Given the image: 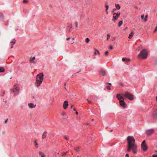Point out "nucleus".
I'll use <instances>...</instances> for the list:
<instances>
[{
    "label": "nucleus",
    "instance_id": "1",
    "mask_svg": "<svg viewBox=\"0 0 157 157\" xmlns=\"http://www.w3.org/2000/svg\"><path fill=\"white\" fill-rule=\"evenodd\" d=\"M128 144L127 151L130 152L131 150L135 154L137 153V146L135 144V139L132 136H129L127 138Z\"/></svg>",
    "mask_w": 157,
    "mask_h": 157
},
{
    "label": "nucleus",
    "instance_id": "2",
    "mask_svg": "<svg viewBox=\"0 0 157 157\" xmlns=\"http://www.w3.org/2000/svg\"><path fill=\"white\" fill-rule=\"evenodd\" d=\"M121 95L122 96L124 99L127 98L131 101L133 100L134 99L133 95L128 92H126L124 94H122Z\"/></svg>",
    "mask_w": 157,
    "mask_h": 157
},
{
    "label": "nucleus",
    "instance_id": "3",
    "mask_svg": "<svg viewBox=\"0 0 157 157\" xmlns=\"http://www.w3.org/2000/svg\"><path fill=\"white\" fill-rule=\"evenodd\" d=\"M147 52L146 49H144L138 55V57L141 59H146L147 58Z\"/></svg>",
    "mask_w": 157,
    "mask_h": 157
},
{
    "label": "nucleus",
    "instance_id": "4",
    "mask_svg": "<svg viewBox=\"0 0 157 157\" xmlns=\"http://www.w3.org/2000/svg\"><path fill=\"white\" fill-rule=\"evenodd\" d=\"M117 98L119 100H120V104L124 108L126 107V104L125 102L123 101L124 98L121 95V94H117Z\"/></svg>",
    "mask_w": 157,
    "mask_h": 157
},
{
    "label": "nucleus",
    "instance_id": "5",
    "mask_svg": "<svg viewBox=\"0 0 157 157\" xmlns=\"http://www.w3.org/2000/svg\"><path fill=\"white\" fill-rule=\"evenodd\" d=\"M120 15V12H118L117 13H114L113 14V18L112 19V20L113 21H115L119 17Z\"/></svg>",
    "mask_w": 157,
    "mask_h": 157
},
{
    "label": "nucleus",
    "instance_id": "6",
    "mask_svg": "<svg viewBox=\"0 0 157 157\" xmlns=\"http://www.w3.org/2000/svg\"><path fill=\"white\" fill-rule=\"evenodd\" d=\"M44 76L43 73H40L39 74H38L36 76V79L38 80L39 81H43Z\"/></svg>",
    "mask_w": 157,
    "mask_h": 157
},
{
    "label": "nucleus",
    "instance_id": "7",
    "mask_svg": "<svg viewBox=\"0 0 157 157\" xmlns=\"http://www.w3.org/2000/svg\"><path fill=\"white\" fill-rule=\"evenodd\" d=\"M154 132V129L152 128L146 130V134L148 136H150L153 134Z\"/></svg>",
    "mask_w": 157,
    "mask_h": 157
},
{
    "label": "nucleus",
    "instance_id": "8",
    "mask_svg": "<svg viewBox=\"0 0 157 157\" xmlns=\"http://www.w3.org/2000/svg\"><path fill=\"white\" fill-rule=\"evenodd\" d=\"M141 147L143 150L144 151H146L147 149L146 142L145 140H144L141 144Z\"/></svg>",
    "mask_w": 157,
    "mask_h": 157
},
{
    "label": "nucleus",
    "instance_id": "9",
    "mask_svg": "<svg viewBox=\"0 0 157 157\" xmlns=\"http://www.w3.org/2000/svg\"><path fill=\"white\" fill-rule=\"evenodd\" d=\"M43 81H42L41 80V81H39L38 80L36 79V81L35 83L36 86L37 87H39Z\"/></svg>",
    "mask_w": 157,
    "mask_h": 157
},
{
    "label": "nucleus",
    "instance_id": "10",
    "mask_svg": "<svg viewBox=\"0 0 157 157\" xmlns=\"http://www.w3.org/2000/svg\"><path fill=\"white\" fill-rule=\"evenodd\" d=\"M12 91L15 94H17L19 92L17 86H15L14 88L12 90Z\"/></svg>",
    "mask_w": 157,
    "mask_h": 157
},
{
    "label": "nucleus",
    "instance_id": "11",
    "mask_svg": "<svg viewBox=\"0 0 157 157\" xmlns=\"http://www.w3.org/2000/svg\"><path fill=\"white\" fill-rule=\"evenodd\" d=\"M68 105V102L67 101H65L63 104V108L64 109H66L67 106Z\"/></svg>",
    "mask_w": 157,
    "mask_h": 157
},
{
    "label": "nucleus",
    "instance_id": "12",
    "mask_svg": "<svg viewBox=\"0 0 157 157\" xmlns=\"http://www.w3.org/2000/svg\"><path fill=\"white\" fill-rule=\"evenodd\" d=\"M28 105L29 107L32 108H35L36 106V105H35L33 103H30L28 104Z\"/></svg>",
    "mask_w": 157,
    "mask_h": 157
},
{
    "label": "nucleus",
    "instance_id": "13",
    "mask_svg": "<svg viewBox=\"0 0 157 157\" xmlns=\"http://www.w3.org/2000/svg\"><path fill=\"white\" fill-rule=\"evenodd\" d=\"M100 73L101 75H102L103 76H105L106 75V72L105 71L103 70H101L100 71Z\"/></svg>",
    "mask_w": 157,
    "mask_h": 157
},
{
    "label": "nucleus",
    "instance_id": "14",
    "mask_svg": "<svg viewBox=\"0 0 157 157\" xmlns=\"http://www.w3.org/2000/svg\"><path fill=\"white\" fill-rule=\"evenodd\" d=\"M153 116L155 118L157 117V110H155L154 111Z\"/></svg>",
    "mask_w": 157,
    "mask_h": 157
},
{
    "label": "nucleus",
    "instance_id": "15",
    "mask_svg": "<svg viewBox=\"0 0 157 157\" xmlns=\"http://www.w3.org/2000/svg\"><path fill=\"white\" fill-rule=\"evenodd\" d=\"M122 60L123 61H126L127 62H128L130 61L129 59H128L126 58H123L122 59Z\"/></svg>",
    "mask_w": 157,
    "mask_h": 157
},
{
    "label": "nucleus",
    "instance_id": "16",
    "mask_svg": "<svg viewBox=\"0 0 157 157\" xmlns=\"http://www.w3.org/2000/svg\"><path fill=\"white\" fill-rule=\"evenodd\" d=\"M39 154L41 157H46L45 155L42 152H39Z\"/></svg>",
    "mask_w": 157,
    "mask_h": 157
},
{
    "label": "nucleus",
    "instance_id": "17",
    "mask_svg": "<svg viewBox=\"0 0 157 157\" xmlns=\"http://www.w3.org/2000/svg\"><path fill=\"white\" fill-rule=\"evenodd\" d=\"M46 133H47V132L46 131H45L44 132L43 134L42 135V139H44L46 137Z\"/></svg>",
    "mask_w": 157,
    "mask_h": 157
},
{
    "label": "nucleus",
    "instance_id": "18",
    "mask_svg": "<svg viewBox=\"0 0 157 157\" xmlns=\"http://www.w3.org/2000/svg\"><path fill=\"white\" fill-rule=\"evenodd\" d=\"M109 6L108 5H106L105 6V12L107 14H108L109 13V12L108 11V10L109 9Z\"/></svg>",
    "mask_w": 157,
    "mask_h": 157
},
{
    "label": "nucleus",
    "instance_id": "19",
    "mask_svg": "<svg viewBox=\"0 0 157 157\" xmlns=\"http://www.w3.org/2000/svg\"><path fill=\"white\" fill-rule=\"evenodd\" d=\"M141 18L145 21H146L147 20V18H144V14L141 15Z\"/></svg>",
    "mask_w": 157,
    "mask_h": 157
},
{
    "label": "nucleus",
    "instance_id": "20",
    "mask_svg": "<svg viewBox=\"0 0 157 157\" xmlns=\"http://www.w3.org/2000/svg\"><path fill=\"white\" fill-rule=\"evenodd\" d=\"M35 59V57H31L30 59V61L32 62V63H33V61Z\"/></svg>",
    "mask_w": 157,
    "mask_h": 157
},
{
    "label": "nucleus",
    "instance_id": "21",
    "mask_svg": "<svg viewBox=\"0 0 157 157\" xmlns=\"http://www.w3.org/2000/svg\"><path fill=\"white\" fill-rule=\"evenodd\" d=\"M134 33L133 32H132L129 35L128 38L129 39H131L133 36Z\"/></svg>",
    "mask_w": 157,
    "mask_h": 157
},
{
    "label": "nucleus",
    "instance_id": "22",
    "mask_svg": "<svg viewBox=\"0 0 157 157\" xmlns=\"http://www.w3.org/2000/svg\"><path fill=\"white\" fill-rule=\"evenodd\" d=\"M116 9L118 10H119L121 8V6L119 4H115Z\"/></svg>",
    "mask_w": 157,
    "mask_h": 157
},
{
    "label": "nucleus",
    "instance_id": "23",
    "mask_svg": "<svg viewBox=\"0 0 157 157\" xmlns=\"http://www.w3.org/2000/svg\"><path fill=\"white\" fill-rule=\"evenodd\" d=\"M97 54L99 55V51L98 50H97V49H95V51L94 52V55H96Z\"/></svg>",
    "mask_w": 157,
    "mask_h": 157
},
{
    "label": "nucleus",
    "instance_id": "24",
    "mask_svg": "<svg viewBox=\"0 0 157 157\" xmlns=\"http://www.w3.org/2000/svg\"><path fill=\"white\" fill-rule=\"evenodd\" d=\"M5 71L3 67H0V72H4Z\"/></svg>",
    "mask_w": 157,
    "mask_h": 157
},
{
    "label": "nucleus",
    "instance_id": "25",
    "mask_svg": "<svg viewBox=\"0 0 157 157\" xmlns=\"http://www.w3.org/2000/svg\"><path fill=\"white\" fill-rule=\"evenodd\" d=\"M123 24L122 21H120L119 22L118 25L119 27L121 26Z\"/></svg>",
    "mask_w": 157,
    "mask_h": 157
},
{
    "label": "nucleus",
    "instance_id": "26",
    "mask_svg": "<svg viewBox=\"0 0 157 157\" xmlns=\"http://www.w3.org/2000/svg\"><path fill=\"white\" fill-rule=\"evenodd\" d=\"M34 144L36 147L37 148L38 147V144L36 142V140L34 141Z\"/></svg>",
    "mask_w": 157,
    "mask_h": 157
},
{
    "label": "nucleus",
    "instance_id": "27",
    "mask_svg": "<svg viewBox=\"0 0 157 157\" xmlns=\"http://www.w3.org/2000/svg\"><path fill=\"white\" fill-rule=\"evenodd\" d=\"M90 39L88 38H86V43L88 44L90 41Z\"/></svg>",
    "mask_w": 157,
    "mask_h": 157
},
{
    "label": "nucleus",
    "instance_id": "28",
    "mask_svg": "<svg viewBox=\"0 0 157 157\" xmlns=\"http://www.w3.org/2000/svg\"><path fill=\"white\" fill-rule=\"evenodd\" d=\"M0 17L1 19H2L3 17V15L2 13H0Z\"/></svg>",
    "mask_w": 157,
    "mask_h": 157
},
{
    "label": "nucleus",
    "instance_id": "29",
    "mask_svg": "<svg viewBox=\"0 0 157 157\" xmlns=\"http://www.w3.org/2000/svg\"><path fill=\"white\" fill-rule=\"evenodd\" d=\"M16 42V40H15V39H14L11 42V43L13 44H14Z\"/></svg>",
    "mask_w": 157,
    "mask_h": 157
},
{
    "label": "nucleus",
    "instance_id": "30",
    "mask_svg": "<svg viewBox=\"0 0 157 157\" xmlns=\"http://www.w3.org/2000/svg\"><path fill=\"white\" fill-rule=\"evenodd\" d=\"M79 148V147H77L75 148V150L77 152L78 151V149Z\"/></svg>",
    "mask_w": 157,
    "mask_h": 157
},
{
    "label": "nucleus",
    "instance_id": "31",
    "mask_svg": "<svg viewBox=\"0 0 157 157\" xmlns=\"http://www.w3.org/2000/svg\"><path fill=\"white\" fill-rule=\"evenodd\" d=\"M106 88L108 90H110V87L109 86H106Z\"/></svg>",
    "mask_w": 157,
    "mask_h": 157
},
{
    "label": "nucleus",
    "instance_id": "32",
    "mask_svg": "<svg viewBox=\"0 0 157 157\" xmlns=\"http://www.w3.org/2000/svg\"><path fill=\"white\" fill-rule=\"evenodd\" d=\"M110 37V35L109 34H107V40H108L109 39V38Z\"/></svg>",
    "mask_w": 157,
    "mask_h": 157
},
{
    "label": "nucleus",
    "instance_id": "33",
    "mask_svg": "<svg viewBox=\"0 0 157 157\" xmlns=\"http://www.w3.org/2000/svg\"><path fill=\"white\" fill-rule=\"evenodd\" d=\"M28 2V1L26 0H23V3H27Z\"/></svg>",
    "mask_w": 157,
    "mask_h": 157
},
{
    "label": "nucleus",
    "instance_id": "34",
    "mask_svg": "<svg viewBox=\"0 0 157 157\" xmlns=\"http://www.w3.org/2000/svg\"><path fill=\"white\" fill-rule=\"evenodd\" d=\"M108 53H109V52H108V51H106V52H105V55L106 56H107V55H108Z\"/></svg>",
    "mask_w": 157,
    "mask_h": 157
},
{
    "label": "nucleus",
    "instance_id": "35",
    "mask_svg": "<svg viewBox=\"0 0 157 157\" xmlns=\"http://www.w3.org/2000/svg\"><path fill=\"white\" fill-rule=\"evenodd\" d=\"M64 138L66 140H68V137H67L66 136H64Z\"/></svg>",
    "mask_w": 157,
    "mask_h": 157
},
{
    "label": "nucleus",
    "instance_id": "36",
    "mask_svg": "<svg viewBox=\"0 0 157 157\" xmlns=\"http://www.w3.org/2000/svg\"><path fill=\"white\" fill-rule=\"evenodd\" d=\"M113 47L111 45L109 47V48L110 49H113Z\"/></svg>",
    "mask_w": 157,
    "mask_h": 157
},
{
    "label": "nucleus",
    "instance_id": "37",
    "mask_svg": "<svg viewBox=\"0 0 157 157\" xmlns=\"http://www.w3.org/2000/svg\"><path fill=\"white\" fill-rule=\"evenodd\" d=\"M125 157H129V155L128 154H126Z\"/></svg>",
    "mask_w": 157,
    "mask_h": 157
},
{
    "label": "nucleus",
    "instance_id": "38",
    "mask_svg": "<svg viewBox=\"0 0 157 157\" xmlns=\"http://www.w3.org/2000/svg\"><path fill=\"white\" fill-rule=\"evenodd\" d=\"M8 119H6V121H5V124H6L8 121Z\"/></svg>",
    "mask_w": 157,
    "mask_h": 157
},
{
    "label": "nucleus",
    "instance_id": "39",
    "mask_svg": "<svg viewBox=\"0 0 157 157\" xmlns=\"http://www.w3.org/2000/svg\"><path fill=\"white\" fill-rule=\"evenodd\" d=\"M157 30V25L156 28H155V32Z\"/></svg>",
    "mask_w": 157,
    "mask_h": 157
},
{
    "label": "nucleus",
    "instance_id": "40",
    "mask_svg": "<svg viewBox=\"0 0 157 157\" xmlns=\"http://www.w3.org/2000/svg\"><path fill=\"white\" fill-rule=\"evenodd\" d=\"M71 37H69V38H67L66 39V40H69L70 39H71Z\"/></svg>",
    "mask_w": 157,
    "mask_h": 157
},
{
    "label": "nucleus",
    "instance_id": "41",
    "mask_svg": "<svg viewBox=\"0 0 157 157\" xmlns=\"http://www.w3.org/2000/svg\"><path fill=\"white\" fill-rule=\"evenodd\" d=\"M152 157H157V155H152Z\"/></svg>",
    "mask_w": 157,
    "mask_h": 157
},
{
    "label": "nucleus",
    "instance_id": "42",
    "mask_svg": "<svg viewBox=\"0 0 157 157\" xmlns=\"http://www.w3.org/2000/svg\"><path fill=\"white\" fill-rule=\"evenodd\" d=\"M13 48V44H11V48Z\"/></svg>",
    "mask_w": 157,
    "mask_h": 157
},
{
    "label": "nucleus",
    "instance_id": "43",
    "mask_svg": "<svg viewBox=\"0 0 157 157\" xmlns=\"http://www.w3.org/2000/svg\"><path fill=\"white\" fill-rule=\"evenodd\" d=\"M116 9H113V12H114V11H116Z\"/></svg>",
    "mask_w": 157,
    "mask_h": 157
},
{
    "label": "nucleus",
    "instance_id": "44",
    "mask_svg": "<svg viewBox=\"0 0 157 157\" xmlns=\"http://www.w3.org/2000/svg\"><path fill=\"white\" fill-rule=\"evenodd\" d=\"M66 153H64L62 154V155L63 156H65L66 155Z\"/></svg>",
    "mask_w": 157,
    "mask_h": 157
},
{
    "label": "nucleus",
    "instance_id": "45",
    "mask_svg": "<svg viewBox=\"0 0 157 157\" xmlns=\"http://www.w3.org/2000/svg\"><path fill=\"white\" fill-rule=\"evenodd\" d=\"M139 48H142V47L141 45L140 46V47H139Z\"/></svg>",
    "mask_w": 157,
    "mask_h": 157
},
{
    "label": "nucleus",
    "instance_id": "46",
    "mask_svg": "<svg viewBox=\"0 0 157 157\" xmlns=\"http://www.w3.org/2000/svg\"><path fill=\"white\" fill-rule=\"evenodd\" d=\"M147 16H148L147 15H146L145 16V18H147Z\"/></svg>",
    "mask_w": 157,
    "mask_h": 157
},
{
    "label": "nucleus",
    "instance_id": "47",
    "mask_svg": "<svg viewBox=\"0 0 157 157\" xmlns=\"http://www.w3.org/2000/svg\"><path fill=\"white\" fill-rule=\"evenodd\" d=\"M106 84H109V85H111V83H106Z\"/></svg>",
    "mask_w": 157,
    "mask_h": 157
},
{
    "label": "nucleus",
    "instance_id": "48",
    "mask_svg": "<svg viewBox=\"0 0 157 157\" xmlns=\"http://www.w3.org/2000/svg\"><path fill=\"white\" fill-rule=\"evenodd\" d=\"M76 114H77V115H78V112L77 111H76Z\"/></svg>",
    "mask_w": 157,
    "mask_h": 157
},
{
    "label": "nucleus",
    "instance_id": "49",
    "mask_svg": "<svg viewBox=\"0 0 157 157\" xmlns=\"http://www.w3.org/2000/svg\"><path fill=\"white\" fill-rule=\"evenodd\" d=\"M73 105H71V108H72L73 106Z\"/></svg>",
    "mask_w": 157,
    "mask_h": 157
},
{
    "label": "nucleus",
    "instance_id": "50",
    "mask_svg": "<svg viewBox=\"0 0 157 157\" xmlns=\"http://www.w3.org/2000/svg\"><path fill=\"white\" fill-rule=\"evenodd\" d=\"M74 111H76V109H75V108H74Z\"/></svg>",
    "mask_w": 157,
    "mask_h": 157
},
{
    "label": "nucleus",
    "instance_id": "51",
    "mask_svg": "<svg viewBox=\"0 0 157 157\" xmlns=\"http://www.w3.org/2000/svg\"><path fill=\"white\" fill-rule=\"evenodd\" d=\"M74 42V41H73H73H72V42H71V44H73Z\"/></svg>",
    "mask_w": 157,
    "mask_h": 157
},
{
    "label": "nucleus",
    "instance_id": "52",
    "mask_svg": "<svg viewBox=\"0 0 157 157\" xmlns=\"http://www.w3.org/2000/svg\"><path fill=\"white\" fill-rule=\"evenodd\" d=\"M74 42V41H73H73H72V42H71V44H73Z\"/></svg>",
    "mask_w": 157,
    "mask_h": 157
},
{
    "label": "nucleus",
    "instance_id": "53",
    "mask_svg": "<svg viewBox=\"0 0 157 157\" xmlns=\"http://www.w3.org/2000/svg\"><path fill=\"white\" fill-rule=\"evenodd\" d=\"M76 27H78V25L77 24H76Z\"/></svg>",
    "mask_w": 157,
    "mask_h": 157
},
{
    "label": "nucleus",
    "instance_id": "54",
    "mask_svg": "<svg viewBox=\"0 0 157 157\" xmlns=\"http://www.w3.org/2000/svg\"><path fill=\"white\" fill-rule=\"evenodd\" d=\"M72 40H75V39H74V38H72Z\"/></svg>",
    "mask_w": 157,
    "mask_h": 157
},
{
    "label": "nucleus",
    "instance_id": "55",
    "mask_svg": "<svg viewBox=\"0 0 157 157\" xmlns=\"http://www.w3.org/2000/svg\"><path fill=\"white\" fill-rule=\"evenodd\" d=\"M88 102L90 103L91 102V101H88Z\"/></svg>",
    "mask_w": 157,
    "mask_h": 157
},
{
    "label": "nucleus",
    "instance_id": "56",
    "mask_svg": "<svg viewBox=\"0 0 157 157\" xmlns=\"http://www.w3.org/2000/svg\"><path fill=\"white\" fill-rule=\"evenodd\" d=\"M155 152H157V150L155 151Z\"/></svg>",
    "mask_w": 157,
    "mask_h": 157
},
{
    "label": "nucleus",
    "instance_id": "57",
    "mask_svg": "<svg viewBox=\"0 0 157 157\" xmlns=\"http://www.w3.org/2000/svg\"><path fill=\"white\" fill-rule=\"evenodd\" d=\"M115 40V38H114V39H113V40Z\"/></svg>",
    "mask_w": 157,
    "mask_h": 157
},
{
    "label": "nucleus",
    "instance_id": "58",
    "mask_svg": "<svg viewBox=\"0 0 157 157\" xmlns=\"http://www.w3.org/2000/svg\"><path fill=\"white\" fill-rule=\"evenodd\" d=\"M115 40V38H114V39H113V40Z\"/></svg>",
    "mask_w": 157,
    "mask_h": 157
},
{
    "label": "nucleus",
    "instance_id": "59",
    "mask_svg": "<svg viewBox=\"0 0 157 157\" xmlns=\"http://www.w3.org/2000/svg\"><path fill=\"white\" fill-rule=\"evenodd\" d=\"M81 71V70H80L79 71L80 72V71Z\"/></svg>",
    "mask_w": 157,
    "mask_h": 157
}]
</instances>
